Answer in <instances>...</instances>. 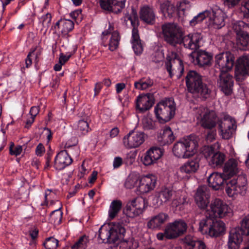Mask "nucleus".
I'll use <instances>...</instances> for the list:
<instances>
[{"label": "nucleus", "instance_id": "bb28decb", "mask_svg": "<svg viewBox=\"0 0 249 249\" xmlns=\"http://www.w3.org/2000/svg\"><path fill=\"white\" fill-rule=\"evenodd\" d=\"M226 177V176L224 173L214 172L209 176L207 181L210 187L215 190H218L222 189L224 184L228 182Z\"/></svg>", "mask_w": 249, "mask_h": 249}, {"label": "nucleus", "instance_id": "49530a36", "mask_svg": "<svg viewBox=\"0 0 249 249\" xmlns=\"http://www.w3.org/2000/svg\"><path fill=\"white\" fill-rule=\"evenodd\" d=\"M89 242V237L86 235L80 237L71 246V249H86Z\"/></svg>", "mask_w": 249, "mask_h": 249}, {"label": "nucleus", "instance_id": "4c0bfd02", "mask_svg": "<svg viewBox=\"0 0 249 249\" xmlns=\"http://www.w3.org/2000/svg\"><path fill=\"white\" fill-rule=\"evenodd\" d=\"M140 175L136 173H131L125 179L124 186L126 189H132L136 187L138 191V185L140 181Z\"/></svg>", "mask_w": 249, "mask_h": 249}, {"label": "nucleus", "instance_id": "a18cd8bd", "mask_svg": "<svg viewBox=\"0 0 249 249\" xmlns=\"http://www.w3.org/2000/svg\"><path fill=\"white\" fill-rule=\"evenodd\" d=\"M153 84V81L149 78H142L139 81L135 82L134 86L136 89L141 90L145 89Z\"/></svg>", "mask_w": 249, "mask_h": 249}, {"label": "nucleus", "instance_id": "72a5a7b5", "mask_svg": "<svg viewBox=\"0 0 249 249\" xmlns=\"http://www.w3.org/2000/svg\"><path fill=\"white\" fill-rule=\"evenodd\" d=\"M74 27V23L71 20L66 19H61L58 20L54 25V28H59L61 32L64 35H66L71 32Z\"/></svg>", "mask_w": 249, "mask_h": 249}, {"label": "nucleus", "instance_id": "e433bc0d", "mask_svg": "<svg viewBox=\"0 0 249 249\" xmlns=\"http://www.w3.org/2000/svg\"><path fill=\"white\" fill-rule=\"evenodd\" d=\"M123 203L122 201L118 199L113 200L110 203L108 211V219H113L119 213Z\"/></svg>", "mask_w": 249, "mask_h": 249}, {"label": "nucleus", "instance_id": "9b49d317", "mask_svg": "<svg viewBox=\"0 0 249 249\" xmlns=\"http://www.w3.org/2000/svg\"><path fill=\"white\" fill-rule=\"evenodd\" d=\"M234 64V56L229 52L222 53L215 56V66L220 73L227 72L231 70Z\"/></svg>", "mask_w": 249, "mask_h": 249}, {"label": "nucleus", "instance_id": "603ef678", "mask_svg": "<svg viewBox=\"0 0 249 249\" xmlns=\"http://www.w3.org/2000/svg\"><path fill=\"white\" fill-rule=\"evenodd\" d=\"M44 245L46 249H55L58 245V240L53 237L46 239Z\"/></svg>", "mask_w": 249, "mask_h": 249}, {"label": "nucleus", "instance_id": "4be33fe9", "mask_svg": "<svg viewBox=\"0 0 249 249\" xmlns=\"http://www.w3.org/2000/svg\"><path fill=\"white\" fill-rule=\"evenodd\" d=\"M202 38L201 34L194 33L182 36V42L185 48L196 51L202 45Z\"/></svg>", "mask_w": 249, "mask_h": 249}, {"label": "nucleus", "instance_id": "69168bd1", "mask_svg": "<svg viewBox=\"0 0 249 249\" xmlns=\"http://www.w3.org/2000/svg\"><path fill=\"white\" fill-rule=\"evenodd\" d=\"M45 147L42 143H39L36 147V153L38 156H41L45 152Z\"/></svg>", "mask_w": 249, "mask_h": 249}, {"label": "nucleus", "instance_id": "c85d7f7f", "mask_svg": "<svg viewBox=\"0 0 249 249\" xmlns=\"http://www.w3.org/2000/svg\"><path fill=\"white\" fill-rule=\"evenodd\" d=\"M157 139L160 145H168L174 141L175 136L171 128L169 126H165L158 133Z\"/></svg>", "mask_w": 249, "mask_h": 249}, {"label": "nucleus", "instance_id": "aec40b11", "mask_svg": "<svg viewBox=\"0 0 249 249\" xmlns=\"http://www.w3.org/2000/svg\"><path fill=\"white\" fill-rule=\"evenodd\" d=\"M217 85L225 95H231L233 86L232 76L227 72L220 73L217 80Z\"/></svg>", "mask_w": 249, "mask_h": 249}, {"label": "nucleus", "instance_id": "338daca9", "mask_svg": "<svg viewBox=\"0 0 249 249\" xmlns=\"http://www.w3.org/2000/svg\"><path fill=\"white\" fill-rule=\"evenodd\" d=\"M241 10L244 13L245 16L249 18V0L242 5Z\"/></svg>", "mask_w": 249, "mask_h": 249}, {"label": "nucleus", "instance_id": "f8f14e48", "mask_svg": "<svg viewBox=\"0 0 249 249\" xmlns=\"http://www.w3.org/2000/svg\"><path fill=\"white\" fill-rule=\"evenodd\" d=\"M187 228L186 222L181 219L168 223L165 227L167 237L170 239L176 238L182 235Z\"/></svg>", "mask_w": 249, "mask_h": 249}, {"label": "nucleus", "instance_id": "39448f33", "mask_svg": "<svg viewBox=\"0 0 249 249\" xmlns=\"http://www.w3.org/2000/svg\"><path fill=\"white\" fill-rule=\"evenodd\" d=\"M175 102L172 98L166 99L159 102L155 107L156 118L160 123L169 121L175 114Z\"/></svg>", "mask_w": 249, "mask_h": 249}, {"label": "nucleus", "instance_id": "ddd939ff", "mask_svg": "<svg viewBox=\"0 0 249 249\" xmlns=\"http://www.w3.org/2000/svg\"><path fill=\"white\" fill-rule=\"evenodd\" d=\"M146 136L143 132L131 131L123 138V143L127 149L136 148L145 141Z\"/></svg>", "mask_w": 249, "mask_h": 249}, {"label": "nucleus", "instance_id": "dca6fc26", "mask_svg": "<svg viewBox=\"0 0 249 249\" xmlns=\"http://www.w3.org/2000/svg\"><path fill=\"white\" fill-rule=\"evenodd\" d=\"M156 182L157 178L152 174L140 175L138 191L141 194L148 193L154 189Z\"/></svg>", "mask_w": 249, "mask_h": 249}, {"label": "nucleus", "instance_id": "f03ea898", "mask_svg": "<svg viewBox=\"0 0 249 249\" xmlns=\"http://www.w3.org/2000/svg\"><path fill=\"white\" fill-rule=\"evenodd\" d=\"M198 142L193 136L184 137L176 142L173 147L175 156L187 159L194 156L197 151Z\"/></svg>", "mask_w": 249, "mask_h": 249}, {"label": "nucleus", "instance_id": "423d86ee", "mask_svg": "<svg viewBox=\"0 0 249 249\" xmlns=\"http://www.w3.org/2000/svg\"><path fill=\"white\" fill-rule=\"evenodd\" d=\"M196 117L201 126L205 129H212L220 122L214 111L203 107L196 109Z\"/></svg>", "mask_w": 249, "mask_h": 249}, {"label": "nucleus", "instance_id": "052dcab7", "mask_svg": "<svg viewBox=\"0 0 249 249\" xmlns=\"http://www.w3.org/2000/svg\"><path fill=\"white\" fill-rule=\"evenodd\" d=\"M199 241L196 237L190 235L186 236L183 240L184 243L190 246V248H193L196 245V242Z\"/></svg>", "mask_w": 249, "mask_h": 249}, {"label": "nucleus", "instance_id": "680f3d73", "mask_svg": "<svg viewBox=\"0 0 249 249\" xmlns=\"http://www.w3.org/2000/svg\"><path fill=\"white\" fill-rule=\"evenodd\" d=\"M241 0H224V4L225 6L231 8L237 5Z\"/></svg>", "mask_w": 249, "mask_h": 249}, {"label": "nucleus", "instance_id": "cd10ccee", "mask_svg": "<svg viewBox=\"0 0 249 249\" xmlns=\"http://www.w3.org/2000/svg\"><path fill=\"white\" fill-rule=\"evenodd\" d=\"M169 215L164 213H160L152 216L147 223L149 229L157 230H160L163 225L168 221Z\"/></svg>", "mask_w": 249, "mask_h": 249}, {"label": "nucleus", "instance_id": "6e6d98bb", "mask_svg": "<svg viewBox=\"0 0 249 249\" xmlns=\"http://www.w3.org/2000/svg\"><path fill=\"white\" fill-rule=\"evenodd\" d=\"M245 23L240 20L236 21L232 24V29L236 32V35H238V33H241L244 32L243 30L244 28Z\"/></svg>", "mask_w": 249, "mask_h": 249}, {"label": "nucleus", "instance_id": "774afa93", "mask_svg": "<svg viewBox=\"0 0 249 249\" xmlns=\"http://www.w3.org/2000/svg\"><path fill=\"white\" fill-rule=\"evenodd\" d=\"M189 249H207L205 244L202 241L196 242V245L193 248H190Z\"/></svg>", "mask_w": 249, "mask_h": 249}, {"label": "nucleus", "instance_id": "1a4fd4ad", "mask_svg": "<svg viewBox=\"0 0 249 249\" xmlns=\"http://www.w3.org/2000/svg\"><path fill=\"white\" fill-rule=\"evenodd\" d=\"M207 215L212 218H222L231 213V209L225 202L216 198L212 201L209 209L207 210Z\"/></svg>", "mask_w": 249, "mask_h": 249}, {"label": "nucleus", "instance_id": "0e129e2a", "mask_svg": "<svg viewBox=\"0 0 249 249\" xmlns=\"http://www.w3.org/2000/svg\"><path fill=\"white\" fill-rule=\"evenodd\" d=\"M71 54L70 53H67L66 54H64L62 53L60 54L59 61L63 65L68 61L70 58L71 57Z\"/></svg>", "mask_w": 249, "mask_h": 249}, {"label": "nucleus", "instance_id": "6e6552de", "mask_svg": "<svg viewBox=\"0 0 249 249\" xmlns=\"http://www.w3.org/2000/svg\"><path fill=\"white\" fill-rule=\"evenodd\" d=\"M247 179L245 175H241L227 182L226 192L230 197L244 195L247 190Z\"/></svg>", "mask_w": 249, "mask_h": 249}, {"label": "nucleus", "instance_id": "5701e85b", "mask_svg": "<svg viewBox=\"0 0 249 249\" xmlns=\"http://www.w3.org/2000/svg\"><path fill=\"white\" fill-rule=\"evenodd\" d=\"M174 192L168 187H163L161 190L157 192L153 196L152 203L155 207H159L163 203L168 201L171 198Z\"/></svg>", "mask_w": 249, "mask_h": 249}, {"label": "nucleus", "instance_id": "4d7b16f0", "mask_svg": "<svg viewBox=\"0 0 249 249\" xmlns=\"http://www.w3.org/2000/svg\"><path fill=\"white\" fill-rule=\"evenodd\" d=\"M9 151L11 155L18 156L21 153L22 147L20 145L15 146L14 143L11 142L9 148Z\"/></svg>", "mask_w": 249, "mask_h": 249}, {"label": "nucleus", "instance_id": "de8ad7c7", "mask_svg": "<svg viewBox=\"0 0 249 249\" xmlns=\"http://www.w3.org/2000/svg\"><path fill=\"white\" fill-rule=\"evenodd\" d=\"M127 203L132 205L134 207L142 212H143L145 207L144 199L142 197H137L130 201Z\"/></svg>", "mask_w": 249, "mask_h": 249}, {"label": "nucleus", "instance_id": "864d4df0", "mask_svg": "<svg viewBox=\"0 0 249 249\" xmlns=\"http://www.w3.org/2000/svg\"><path fill=\"white\" fill-rule=\"evenodd\" d=\"M127 18L130 21L131 24L133 27V29H137V27L139 25V21L136 11L132 10V14L128 16Z\"/></svg>", "mask_w": 249, "mask_h": 249}, {"label": "nucleus", "instance_id": "2eb2a0df", "mask_svg": "<svg viewBox=\"0 0 249 249\" xmlns=\"http://www.w3.org/2000/svg\"><path fill=\"white\" fill-rule=\"evenodd\" d=\"M247 76H249V57L244 54L236 60L235 77L237 80L242 81Z\"/></svg>", "mask_w": 249, "mask_h": 249}, {"label": "nucleus", "instance_id": "79ce46f5", "mask_svg": "<svg viewBox=\"0 0 249 249\" xmlns=\"http://www.w3.org/2000/svg\"><path fill=\"white\" fill-rule=\"evenodd\" d=\"M225 160V155L221 152H215L208 160L209 164L213 167L221 166Z\"/></svg>", "mask_w": 249, "mask_h": 249}, {"label": "nucleus", "instance_id": "a211bd4d", "mask_svg": "<svg viewBox=\"0 0 249 249\" xmlns=\"http://www.w3.org/2000/svg\"><path fill=\"white\" fill-rule=\"evenodd\" d=\"M244 231L241 228L236 227L231 229L229 233L228 246L229 249H239L243 241V235L246 234L247 230Z\"/></svg>", "mask_w": 249, "mask_h": 249}, {"label": "nucleus", "instance_id": "5fc2aeb1", "mask_svg": "<svg viewBox=\"0 0 249 249\" xmlns=\"http://www.w3.org/2000/svg\"><path fill=\"white\" fill-rule=\"evenodd\" d=\"M187 197L186 196L183 195L180 196L179 198H176L174 199L172 202V207H178L181 205H184L188 203Z\"/></svg>", "mask_w": 249, "mask_h": 249}, {"label": "nucleus", "instance_id": "4468645a", "mask_svg": "<svg viewBox=\"0 0 249 249\" xmlns=\"http://www.w3.org/2000/svg\"><path fill=\"white\" fill-rule=\"evenodd\" d=\"M112 27L110 25L109 26L108 30L102 33V44L105 46H108V49L111 51L115 50L119 45L120 41V36L117 31L111 32Z\"/></svg>", "mask_w": 249, "mask_h": 249}, {"label": "nucleus", "instance_id": "e2e57ef3", "mask_svg": "<svg viewBox=\"0 0 249 249\" xmlns=\"http://www.w3.org/2000/svg\"><path fill=\"white\" fill-rule=\"evenodd\" d=\"M216 131L215 130L210 131L208 132L206 136V140L208 142H212L215 139Z\"/></svg>", "mask_w": 249, "mask_h": 249}, {"label": "nucleus", "instance_id": "7ed1b4c3", "mask_svg": "<svg viewBox=\"0 0 249 249\" xmlns=\"http://www.w3.org/2000/svg\"><path fill=\"white\" fill-rule=\"evenodd\" d=\"M198 229L202 234L211 237H217L225 233L226 227L223 221L215 220L207 215L200 221Z\"/></svg>", "mask_w": 249, "mask_h": 249}, {"label": "nucleus", "instance_id": "393cba45", "mask_svg": "<svg viewBox=\"0 0 249 249\" xmlns=\"http://www.w3.org/2000/svg\"><path fill=\"white\" fill-rule=\"evenodd\" d=\"M126 0H100L99 4L104 10L119 12L125 6Z\"/></svg>", "mask_w": 249, "mask_h": 249}, {"label": "nucleus", "instance_id": "a19ab883", "mask_svg": "<svg viewBox=\"0 0 249 249\" xmlns=\"http://www.w3.org/2000/svg\"><path fill=\"white\" fill-rule=\"evenodd\" d=\"M176 6L178 15H185L190 10L192 4L188 0H182L177 2Z\"/></svg>", "mask_w": 249, "mask_h": 249}, {"label": "nucleus", "instance_id": "37998d69", "mask_svg": "<svg viewBox=\"0 0 249 249\" xmlns=\"http://www.w3.org/2000/svg\"><path fill=\"white\" fill-rule=\"evenodd\" d=\"M249 41V35L246 32L238 33L236 37V43L240 50H245Z\"/></svg>", "mask_w": 249, "mask_h": 249}, {"label": "nucleus", "instance_id": "bf43d9fd", "mask_svg": "<svg viewBox=\"0 0 249 249\" xmlns=\"http://www.w3.org/2000/svg\"><path fill=\"white\" fill-rule=\"evenodd\" d=\"M202 152L204 157L208 161V160L211 159V157L215 153L213 148L209 146H204Z\"/></svg>", "mask_w": 249, "mask_h": 249}, {"label": "nucleus", "instance_id": "b1692460", "mask_svg": "<svg viewBox=\"0 0 249 249\" xmlns=\"http://www.w3.org/2000/svg\"><path fill=\"white\" fill-rule=\"evenodd\" d=\"M163 150L158 147H152L147 150L142 160L145 165H150L156 162L162 156Z\"/></svg>", "mask_w": 249, "mask_h": 249}, {"label": "nucleus", "instance_id": "20e7f679", "mask_svg": "<svg viewBox=\"0 0 249 249\" xmlns=\"http://www.w3.org/2000/svg\"><path fill=\"white\" fill-rule=\"evenodd\" d=\"M186 83L188 90L197 96L207 98L210 90L206 85L202 83L201 76L195 71H190L186 77Z\"/></svg>", "mask_w": 249, "mask_h": 249}, {"label": "nucleus", "instance_id": "13d9d810", "mask_svg": "<svg viewBox=\"0 0 249 249\" xmlns=\"http://www.w3.org/2000/svg\"><path fill=\"white\" fill-rule=\"evenodd\" d=\"M142 125L145 130H150L155 128V123L151 119L148 118L142 119Z\"/></svg>", "mask_w": 249, "mask_h": 249}, {"label": "nucleus", "instance_id": "2f4dec72", "mask_svg": "<svg viewBox=\"0 0 249 249\" xmlns=\"http://www.w3.org/2000/svg\"><path fill=\"white\" fill-rule=\"evenodd\" d=\"M155 13L152 7L144 5L141 8L140 18L143 22L152 24L155 22Z\"/></svg>", "mask_w": 249, "mask_h": 249}, {"label": "nucleus", "instance_id": "a878e982", "mask_svg": "<svg viewBox=\"0 0 249 249\" xmlns=\"http://www.w3.org/2000/svg\"><path fill=\"white\" fill-rule=\"evenodd\" d=\"M72 160L66 150L60 151L54 158V167L56 170H61L70 165Z\"/></svg>", "mask_w": 249, "mask_h": 249}, {"label": "nucleus", "instance_id": "f3484780", "mask_svg": "<svg viewBox=\"0 0 249 249\" xmlns=\"http://www.w3.org/2000/svg\"><path fill=\"white\" fill-rule=\"evenodd\" d=\"M165 66L166 70L171 77L177 71L179 73V76H180L184 71V66L182 61L177 57L175 53H172L171 56H167Z\"/></svg>", "mask_w": 249, "mask_h": 249}, {"label": "nucleus", "instance_id": "c9c22d12", "mask_svg": "<svg viewBox=\"0 0 249 249\" xmlns=\"http://www.w3.org/2000/svg\"><path fill=\"white\" fill-rule=\"evenodd\" d=\"M160 9L165 18L172 17L177 12V7L169 0L162 2L160 4Z\"/></svg>", "mask_w": 249, "mask_h": 249}, {"label": "nucleus", "instance_id": "7c9ffc66", "mask_svg": "<svg viewBox=\"0 0 249 249\" xmlns=\"http://www.w3.org/2000/svg\"><path fill=\"white\" fill-rule=\"evenodd\" d=\"M240 163L238 159H230L224 166L223 173L228 178L236 174L239 171Z\"/></svg>", "mask_w": 249, "mask_h": 249}, {"label": "nucleus", "instance_id": "09e8293b", "mask_svg": "<svg viewBox=\"0 0 249 249\" xmlns=\"http://www.w3.org/2000/svg\"><path fill=\"white\" fill-rule=\"evenodd\" d=\"M61 207L53 211L50 214V221L54 224H60L62 218V212L60 211Z\"/></svg>", "mask_w": 249, "mask_h": 249}, {"label": "nucleus", "instance_id": "f257e3e1", "mask_svg": "<svg viewBox=\"0 0 249 249\" xmlns=\"http://www.w3.org/2000/svg\"><path fill=\"white\" fill-rule=\"evenodd\" d=\"M125 232V229L120 223L111 222L102 225L98 231V240L100 243L114 244L121 241V246L125 249H137L138 241L131 237L122 241Z\"/></svg>", "mask_w": 249, "mask_h": 249}, {"label": "nucleus", "instance_id": "f704fd0d", "mask_svg": "<svg viewBox=\"0 0 249 249\" xmlns=\"http://www.w3.org/2000/svg\"><path fill=\"white\" fill-rule=\"evenodd\" d=\"M131 42L135 54H141L143 51V48L140 41L138 30L137 29H133L132 31Z\"/></svg>", "mask_w": 249, "mask_h": 249}, {"label": "nucleus", "instance_id": "0eeeda50", "mask_svg": "<svg viewBox=\"0 0 249 249\" xmlns=\"http://www.w3.org/2000/svg\"><path fill=\"white\" fill-rule=\"evenodd\" d=\"M161 29L164 39L167 43L174 46L182 43L183 33L177 24L165 23L162 25Z\"/></svg>", "mask_w": 249, "mask_h": 249}, {"label": "nucleus", "instance_id": "ea45409f", "mask_svg": "<svg viewBox=\"0 0 249 249\" xmlns=\"http://www.w3.org/2000/svg\"><path fill=\"white\" fill-rule=\"evenodd\" d=\"M74 128L79 136L85 135L91 130L88 121L84 119L80 120L75 124Z\"/></svg>", "mask_w": 249, "mask_h": 249}, {"label": "nucleus", "instance_id": "6ab92c4d", "mask_svg": "<svg viewBox=\"0 0 249 249\" xmlns=\"http://www.w3.org/2000/svg\"><path fill=\"white\" fill-rule=\"evenodd\" d=\"M209 26L211 28L219 29L225 25V18H227L226 13L220 9H216L210 11Z\"/></svg>", "mask_w": 249, "mask_h": 249}, {"label": "nucleus", "instance_id": "c03bdc74", "mask_svg": "<svg viewBox=\"0 0 249 249\" xmlns=\"http://www.w3.org/2000/svg\"><path fill=\"white\" fill-rule=\"evenodd\" d=\"M210 11L205 10L202 12H200L196 16L189 21V24L192 27H194L197 24L201 23L204 19L209 16Z\"/></svg>", "mask_w": 249, "mask_h": 249}, {"label": "nucleus", "instance_id": "58836bf2", "mask_svg": "<svg viewBox=\"0 0 249 249\" xmlns=\"http://www.w3.org/2000/svg\"><path fill=\"white\" fill-rule=\"evenodd\" d=\"M213 55L204 51L198 52L196 60L198 64L201 66H209L211 64Z\"/></svg>", "mask_w": 249, "mask_h": 249}, {"label": "nucleus", "instance_id": "9d476101", "mask_svg": "<svg viewBox=\"0 0 249 249\" xmlns=\"http://www.w3.org/2000/svg\"><path fill=\"white\" fill-rule=\"evenodd\" d=\"M236 128L235 119L229 115H225L218 123L219 134L223 139L229 140L231 138Z\"/></svg>", "mask_w": 249, "mask_h": 249}, {"label": "nucleus", "instance_id": "473e14b6", "mask_svg": "<svg viewBox=\"0 0 249 249\" xmlns=\"http://www.w3.org/2000/svg\"><path fill=\"white\" fill-rule=\"evenodd\" d=\"M199 167L197 159L190 160L179 167V171L182 174H191L196 172Z\"/></svg>", "mask_w": 249, "mask_h": 249}, {"label": "nucleus", "instance_id": "412c9836", "mask_svg": "<svg viewBox=\"0 0 249 249\" xmlns=\"http://www.w3.org/2000/svg\"><path fill=\"white\" fill-rule=\"evenodd\" d=\"M210 193L206 186H199L195 196V200L201 209H206L210 203Z\"/></svg>", "mask_w": 249, "mask_h": 249}, {"label": "nucleus", "instance_id": "3c124183", "mask_svg": "<svg viewBox=\"0 0 249 249\" xmlns=\"http://www.w3.org/2000/svg\"><path fill=\"white\" fill-rule=\"evenodd\" d=\"M124 212L127 216L131 218L135 217L142 213L140 211H138L136 208L128 203L126 206Z\"/></svg>", "mask_w": 249, "mask_h": 249}, {"label": "nucleus", "instance_id": "c756f323", "mask_svg": "<svg viewBox=\"0 0 249 249\" xmlns=\"http://www.w3.org/2000/svg\"><path fill=\"white\" fill-rule=\"evenodd\" d=\"M153 104V99L150 94L140 95L136 99V108L141 112L149 109Z\"/></svg>", "mask_w": 249, "mask_h": 249}, {"label": "nucleus", "instance_id": "8fccbe9b", "mask_svg": "<svg viewBox=\"0 0 249 249\" xmlns=\"http://www.w3.org/2000/svg\"><path fill=\"white\" fill-rule=\"evenodd\" d=\"M39 23L41 24L42 27L45 29L46 31L50 27L52 20V16L49 13H47L38 18Z\"/></svg>", "mask_w": 249, "mask_h": 249}]
</instances>
